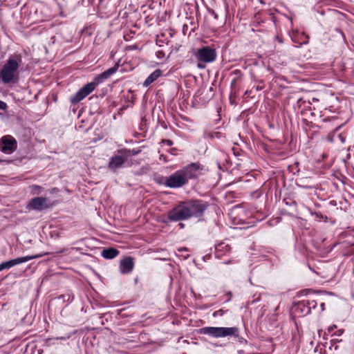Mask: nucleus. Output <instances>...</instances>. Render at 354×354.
<instances>
[{
  "mask_svg": "<svg viewBox=\"0 0 354 354\" xmlns=\"http://www.w3.org/2000/svg\"><path fill=\"white\" fill-rule=\"evenodd\" d=\"M180 250L185 251V250H187V248H183V249H180Z\"/></svg>",
  "mask_w": 354,
  "mask_h": 354,
  "instance_id": "obj_32",
  "label": "nucleus"
},
{
  "mask_svg": "<svg viewBox=\"0 0 354 354\" xmlns=\"http://www.w3.org/2000/svg\"><path fill=\"white\" fill-rule=\"evenodd\" d=\"M162 142L166 143L168 146H171L173 145V142L170 140H163Z\"/></svg>",
  "mask_w": 354,
  "mask_h": 354,
  "instance_id": "obj_22",
  "label": "nucleus"
},
{
  "mask_svg": "<svg viewBox=\"0 0 354 354\" xmlns=\"http://www.w3.org/2000/svg\"><path fill=\"white\" fill-rule=\"evenodd\" d=\"M231 249L232 248L230 245L223 242L220 243L215 247V255L217 258H221L227 253H229L231 251Z\"/></svg>",
  "mask_w": 354,
  "mask_h": 354,
  "instance_id": "obj_14",
  "label": "nucleus"
},
{
  "mask_svg": "<svg viewBox=\"0 0 354 354\" xmlns=\"http://www.w3.org/2000/svg\"><path fill=\"white\" fill-rule=\"evenodd\" d=\"M64 250H64V249H63V250H60V251L57 252V254H59V253L64 252Z\"/></svg>",
  "mask_w": 354,
  "mask_h": 354,
  "instance_id": "obj_30",
  "label": "nucleus"
},
{
  "mask_svg": "<svg viewBox=\"0 0 354 354\" xmlns=\"http://www.w3.org/2000/svg\"><path fill=\"white\" fill-rule=\"evenodd\" d=\"M201 169L199 163H191L167 177L164 184L171 188L183 187L188 183L189 179L195 178L196 177V171Z\"/></svg>",
  "mask_w": 354,
  "mask_h": 354,
  "instance_id": "obj_1",
  "label": "nucleus"
},
{
  "mask_svg": "<svg viewBox=\"0 0 354 354\" xmlns=\"http://www.w3.org/2000/svg\"><path fill=\"white\" fill-rule=\"evenodd\" d=\"M49 253L46 252L44 254H36V255H31V256H26V257H19L17 259H14L8 261L3 262L0 264V272L4 269H9L12 266H15L16 265L25 263L26 261H28L30 260L40 258L44 255L48 254Z\"/></svg>",
  "mask_w": 354,
  "mask_h": 354,
  "instance_id": "obj_7",
  "label": "nucleus"
},
{
  "mask_svg": "<svg viewBox=\"0 0 354 354\" xmlns=\"http://www.w3.org/2000/svg\"><path fill=\"white\" fill-rule=\"evenodd\" d=\"M189 213L186 202H180L168 212L167 218L174 222L185 221L190 218Z\"/></svg>",
  "mask_w": 354,
  "mask_h": 354,
  "instance_id": "obj_4",
  "label": "nucleus"
},
{
  "mask_svg": "<svg viewBox=\"0 0 354 354\" xmlns=\"http://www.w3.org/2000/svg\"><path fill=\"white\" fill-rule=\"evenodd\" d=\"M16 140L11 136H5L0 140V150L7 154H10L17 149Z\"/></svg>",
  "mask_w": 354,
  "mask_h": 354,
  "instance_id": "obj_9",
  "label": "nucleus"
},
{
  "mask_svg": "<svg viewBox=\"0 0 354 354\" xmlns=\"http://www.w3.org/2000/svg\"><path fill=\"white\" fill-rule=\"evenodd\" d=\"M297 309H300L302 312L306 314V308H304V306L299 307V304L297 306Z\"/></svg>",
  "mask_w": 354,
  "mask_h": 354,
  "instance_id": "obj_24",
  "label": "nucleus"
},
{
  "mask_svg": "<svg viewBox=\"0 0 354 354\" xmlns=\"http://www.w3.org/2000/svg\"><path fill=\"white\" fill-rule=\"evenodd\" d=\"M118 65H115V66L107 69L106 71L99 74L98 75H97L95 77V79H94L95 82L97 84V85L102 83L105 80H107L112 75H113L118 71Z\"/></svg>",
  "mask_w": 354,
  "mask_h": 354,
  "instance_id": "obj_13",
  "label": "nucleus"
},
{
  "mask_svg": "<svg viewBox=\"0 0 354 354\" xmlns=\"http://www.w3.org/2000/svg\"><path fill=\"white\" fill-rule=\"evenodd\" d=\"M134 267L133 258L127 257L122 259L120 262V270L123 274L131 272Z\"/></svg>",
  "mask_w": 354,
  "mask_h": 354,
  "instance_id": "obj_12",
  "label": "nucleus"
},
{
  "mask_svg": "<svg viewBox=\"0 0 354 354\" xmlns=\"http://www.w3.org/2000/svg\"><path fill=\"white\" fill-rule=\"evenodd\" d=\"M51 206L52 204L49 203L48 198L45 197H35L30 201L27 208L37 211H42L43 209L50 207Z\"/></svg>",
  "mask_w": 354,
  "mask_h": 354,
  "instance_id": "obj_10",
  "label": "nucleus"
},
{
  "mask_svg": "<svg viewBox=\"0 0 354 354\" xmlns=\"http://www.w3.org/2000/svg\"><path fill=\"white\" fill-rule=\"evenodd\" d=\"M160 160H164L165 162H166V161H167V157H166V156H165V155H160Z\"/></svg>",
  "mask_w": 354,
  "mask_h": 354,
  "instance_id": "obj_26",
  "label": "nucleus"
},
{
  "mask_svg": "<svg viewBox=\"0 0 354 354\" xmlns=\"http://www.w3.org/2000/svg\"><path fill=\"white\" fill-rule=\"evenodd\" d=\"M218 315H223V310H218V311L214 312V314H213V316H214V317H216V316H217Z\"/></svg>",
  "mask_w": 354,
  "mask_h": 354,
  "instance_id": "obj_23",
  "label": "nucleus"
},
{
  "mask_svg": "<svg viewBox=\"0 0 354 354\" xmlns=\"http://www.w3.org/2000/svg\"><path fill=\"white\" fill-rule=\"evenodd\" d=\"M204 137L205 138L214 139L215 138H219L221 137V133L219 132H212L205 130L204 132Z\"/></svg>",
  "mask_w": 354,
  "mask_h": 354,
  "instance_id": "obj_20",
  "label": "nucleus"
},
{
  "mask_svg": "<svg viewBox=\"0 0 354 354\" xmlns=\"http://www.w3.org/2000/svg\"><path fill=\"white\" fill-rule=\"evenodd\" d=\"M304 306L306 308V314L310 312L311 308H315L317 302L315 300H303L299 304V307Z\"/></svg>",
  "mask_w": 354,
  "mask_h": 354,
  "instance_id": "obj_17",
  "label": "nucleus"
},
{
  "mask_svg": "<svg viewBox=\"0 0 354 354\" xmlns=\"http://www.w3.org/2000/svg\"><path fill=\"white\" fill-rule=\"evenodd\" d=\"M19 62L10 57L6 63L3 66L0 73V78L4 84L16 82L18 79L17 70L19 68Z\"/></svg>",
  "mask_w": 354,
  "mask_h": 354,
  "instance_id": "obj_3",
  "label": "nucleus"
},
{
  "mask_svg": "<svg viewBox=\"0 0 354 354\" xmlns=\"http://www.w3.org/2000/svg\"><path fill=\"white\" fill-rule=\"evenodd\" d=\"M190 212V218H200L203 216L205 211L209 207V203L202 200H190L185 201Z\"/></svg>",
  "mask_w": 354,
  "mask_h": 354,
  "instance_id": "obj_5",
  "label": "nucleus"
},
{
  "mask_svg": "<svg viewBox=\"0 0 354 354\" xmlns=\"http://www.w3.org/2000/svg\"><path fill=\"white\" fill-rule=\"evenodd\" d=\"M176 151V149L173 148V149H170V151H170V153H171V154H174V151Z\"/></svg>",
  "mask_w": 354,
  "mask_h": 354,
  "instance_id": "obj_28",
  "label": "nucleus"
},
{
  "mask_svg": "<svg viewBox=\"0 0 354 354\" xmlns=\"http://www.w3.org/2000/svg\"><path fill=\"white\" fill-rule=\"evenodd\" d=\"M127 160L124 154L118 153L110 158L108 167L111 171H115L120 168Z\"/></svg>",
  "mask_w": 354,
  "mask_h": 354,
  "instance_id": "obj_11",
  "label": "nucleus"
},
{
  "mask_svg": "<svg viewBox=\"0 0 354 354\" xmlns=\"http://www.w3.org/2000/svg\"><path fill=\"white\" fill-rule=\"evenodd\" d=\"M198 62L209 63L214 61L216 57L215 49L209 46H203L197 50L194 54Z\"/></svg>",
  "mask_w": 354,
  "mask_h": 354,
  "instance_id": "obj_6",
  "label": "nucleus"
},
{
  "mask_svg": "<svg viewBox=\"0 0 354 354\" xmlns=\"http://www.w3.org/2000/svg\"><path fill=\"white\" fill-rule=\"evenodd\" d=\"M119 254V251L113 248L104 249L102 251V256L106 259H112Z\"/></svg>",
  "mask_w": 354,
  "mask_h": 354,
  "instance_id": "obj_15",
  "label": "nucleus"
},
{
  "mask_svg": "<svg viewBox=\"0 0 354 354\" xmlns=\"http://www.w3.org/2000/svg\"><path fill=\"white\" fill-rule=\"evenodd\" d=\"M57 189L56 188H54L53 189H52V191L50 192L51 193H53L54 192H57Z\"/></svg>",
  "mask_w": 354,
  "mask_h": 354,
  "instance_id": "obj_31",
  "label": "nucleus"
},
{
  "mask_svg": "<svg viewBox=\"0 0 354 354\" xmlns=\"http://www.w3.org/2000/svg\"><path fill=\"white\" fill-rule=\"evenodd\" d=\"M197 66H198V67L199 68H205V65L203 64V62H198Z\"/></svg>",
  "mask_w": 354,
  "mask_h": 354,
  "instance_id": "obj_25",
  "label": "nucleus"
},
{
  "mask_svg": "<svg viewBox=\"0 0 354 354\" xmlns=\"http://www.w3.org/2000/svg\"><path fill=\"white\" fill-rule=\"evenodd\" d=\"M178 225L180 226V228H183L185 227V225L182 223H180Z\"/></svg>",
  "mask_w": 354,
  "mask_h": 354,
  "instance_id": "obj_29",
  "label": "nucleus"
},
{
  "mask_svg": "<svg viewBox=\"0 0 354 354\" xmlns=\"http://www.w3.org/2000/svg\"><path fill=\"white\" fill-rule=\"evenodd\" d=\"M161 75L162 71L160 69H156L145 80V81L143 83V85L145 86H149L151 83L156 81Z\"/></svg>",
  "mask_w": 354,
  "mask_h": 354,
  "instance_id": "obj_16",
  "label": "nucleus"
},
{
  "mask_svg": "<svg viewBox=\"0 0 354 354\" xmlns=\"http://www.w3.org/2000/svg\"><path fill=\"white\" fill-rule=\"evenodd\" d=\"M118 153L124 154L125 157L127 159L128 157H129V156H135V155L138 154V151H136L135 149L130 150V149H124L118 150Z\"/></svg>",
  "mask_w": 354,
  "mask_h": 354,
  "instance_id": "obj_19",
  "label": "nucleus"
},
{
  "mask_svg": "<svg viewBox=\"0 0 354 354\" xmlns=\"http://www.w3.org/2000/svg\"><path fill=\"white\" fill-rule=\"evenodd\" d=\"M334 328H336V326L329 327L328 329V332H331L334 329Z\"/></svg>",
  "mask_w": 354,
  "mask_h": 354,
  "instance_id": "obj_27",
  "label": "nucleus"
},
{
  "mask_svg": "<svg viewBox=\"0 0 354 354\" xmlns=\"http://www.w3.org/2000/svg\"><path fill=\"white\" fill-rule=\"evenodd\" d=\"M231 104H236V102H231Z\"/></svg>",
  "mask_w": 354,
  "mask_h": 354,
  "instance_id": "obj_33",
  "label": "nucleus"
},
{
  "mask_svg": "<svg viewBox=\"0 0 354 354\" xmlns=\"http://www.w3.org/2000/svg\"><path fill=\"white\" fill-rule=\"evenodd\" d=\"M6 108H7L6 103L0 100V110H6Z\"/></svg>",
  "mask_w": 354,
  "mask_h": 354,
  "instance_id": "obj_21",
  "label": "nucleus"
},
{
  "mask_svg": "<svg viewBox=\"0 0 354 354\" xmlns=\"http://www.w3.org/2000/svg\"><path fill=\"white\" fill-rule=\"evenodd\" d=\"M97 84L94 82H90L84 85L82 88H80L75 95L71 97V102L72 104H75L83 99H84L87 95H88L95 88Z\"/></svg>",
  "mask_w": 354,
  "mask_h": 354,
  "instance_id": "obj_8",
  "label": "nucleus"
},
{
  "mask_svg": "<svg viewBox=\"0 0 354 354\" xmlns=\"http://www.w3.org/2000/svg\"><path fill=\"white\" fill-rule=\"evenodd\" d=\"M199 333L214 338L239 336V329L237 327H213L206 326L201 328Z\"/></svg>",
  "mask_w": 354,
  "mask_h": 354,
  "instance_id": "obj_2",
  "label": "nucleus"
},
{
  "mask_svg": "<svg viewBox=\"0 0 354 354\" xmlns=\"http://www.w3.org/2000/svg\"><path fill=\"white\" fill-rule=\"evenodd\" d=\"M231 74L234 75V77L231 82V86L232 88H234L236 86V81L241 77L242 73L241 71L235 70L233 72H232Z\"/></svg>",
  "mask_w": 354,
  "mask_h": 354,
  "instance_id": "obj_18",
  "label": "nucleus"
}]
</instances>
